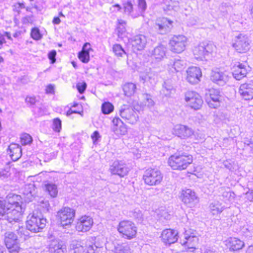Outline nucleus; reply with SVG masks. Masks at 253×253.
Segmentation results:
<instances>
[{
	"instance_id": "1",
	"label": "nucleus",
	"mask_w": 253,
	"mask_h": 253,
	"mask_svg": "<svg viewBox=\"0 0 253 253\" xmlns=\"http://www.w3.org/2000/svg\"><path fill=\"white\" fill-rule=\"evenodd\" d=\"M25 212L21 195L10 193L0 198V216L10 223L19 222Z\"/></svg>"
},
{
	"instance_id": "2",
	"label": "nucleus",
	"mask_w": 253,
	"mask_h": 253,
	"mask_svg": "<svg viewBox=\"0 0 253 253\" xmlns=\"http://www.w3.org/2000/svg\"><path fill=\"white\" fill-rule=\"evenodd\" d=\"M192 155L177 151L170 155L167 160L168 165L173 170H186L193 163Z\"/></svg>"
},
{
	"instance_id": "3",
	"label": "nucleus",
	"mask_w": 253,
	"mask_h": 253,
	"mask_svg": "<svg viewBox=\"0 0 253 253\" xmlns=\"http://www.w3.org/2000/svg\"><path fill=\"white\" fill-rule=\"evenodd\" d=\"M117 230L121 238L127 240L135 239L138 234V228L135 224L127 219L120 221L117 225Z\"/></svg>"
},
{
	"instance_id": "4",
	"label": "nucleus",
	"mask_w": 253,
	"mask_h": 253,
	"mask_svg": "<svg viewBox=\"0 0 253 253\" xmlns=\"http://www.w3.org/2000/svg\"><path fill=\"white\" fill-rule=\"evenodd\" d=\"M46 219L38 212H33L27 216L25 222L26 229L32 233L42 232L46 224Z\"/></svg>"
},
{
	"instance_id": "5",
	"label": "nucleus",
	"mask_w": 253,
	"mask_h": 253,
	"mask_svg": "<svg viewBox=\"0 0 253 253\" xmlns=\"http://www.w3.org/2000/svg\"><path fill=\"white\" fill-rule=\"evenodd\" d=\"M163 178V174L157 168H148L144 171L142 176L144 183L148 186H156L160 184Z\"/></svg>"
},
{
	"instance_id": "6",
	"label": "nucleus",
	"mask_w": 253,
	"mask_h": 253,
	"mask_svg": "<svg viewBox=\"0 0 253 253\" xmlns=\"http://www.w3.org/2000/svg\"><path fill=\"white\" fill-rule=\"evenodd\" d=\"M76 211L68 207H64L60 209L56 216L58 222L63 227L71 225L75 219Z\"/></svg>"
},
{
	"instance_id": "7",
	"label": "nucleus",
	"mask_w": 253,
	"mask_h": 253,
	"mask_svg": "<svg viewBox=\"0 0 253 253\" xmlns=\"http://www.w3.org/2000/svg\"><path fill=\"white\" fill-rule=\"evenodd\" d=\"M199 239L196 234L191 230L184 232L183 237L181 239L180 243L185 251L194 252L197 249Z\"/></svg>"
},
{
	"instance_id": "8",
	"label": "nucleus",
	"mask_w": 253,
	"mask_h": 253,
	"mask_svg": "<svg viewBox=\"0 0 253 253\" xmlns=\"http://www.w3.org/2000/svg\"><path fill=\"white\" fill-rule=\"evenodd\" d=\"M4 243L9 253H20L22 250L18 238L14 233L5 234Z\"/></svg>"
},
{
	"instance_id": "9",
	"label": "nucleus",
	"mask_w": 253,
	"mask_h": 253,
	"mask_svg": "<svg viewBox=\"0 0 253 253\" xmlns=\"http://www.w3.org/2000/svg\"><path fill=\"white\" fill-rule=\"evenodd\" d=\"M215 46L211 43H201L195 46L192 50L193 55L198 60H203L206 57L211 54Z\"/></svg>"
},
{
	"instance_id": "10",
	"label": "nucleus",
	"mask_w": 253,
	"mask_h": 253,
	"mask_svg": "<svg viewBox=\"0 0 253 253\" xmlns=\"http://www.w3.org/2000/svg\"><path fill=\"white\" fill-rule=\"evenodd\" d=\"M169 46L171 51L180 53L186 48L187 45V38L183 35H174L169 41Z\"/></svg>"
},
{
	"instance_id": "11",
	"label": "nucleus",
	"mask_w": 253,
	"mask_h": 253,
	"mask_svg": "<svg viewBox=\"0 0 253 253\" xmlns=\"http://www.w3.org/2000/svg\"><path fill=\"white\" fill-rule=\"evenodd\" d=\"M233 77L237 80H241L246 77L249 72L247 57L242 61H238L231 68Z\"/></svg>"
},
{
	"instance_id": "12",
	"label": "nucleus",
	"mask_w": 253,
	"mask_h": 253,
	"mask_svg": "<svg viewBox=\"0 0 253 253\" xmlns=\"http://www.w3.org/2000/svg\"><path fill=\"white\" fill-rule=\"evenodd\" d=\"M185 100L187 105L194 110L200 109L203 104L201 96L194 91H188L185 93Z\"/></svg>"
},
{
	"instance_id": "13",
	"label": "nucleus",
	"mask_w": 253,
	"mask_h": 253,
	"mask_svg": "<svg viewBox=\"0 0 253 253\" xmlns=\"http://www.w3.org/2000/svg\"><path fill=\"white\" fill-rule=\"evenodd\" d=\"M222 101V96L219 91L215 89H209L206 94V101L211 108H217L220 106Z\"/></svg>"
},
{
	"instance_id": "14",
	"label": "nucleus",
	"mask_w": 253,
	"mask_h": 253,
	"mask_svg": "<svg viewBox=\"0 0 253 253\" xmlns=\"http://www.w3.org/2000/svg\"><path fill=\"white\" fill-rule=\"evenodd\" d=\"M173 22L171 20L165 17H159L155 21L153 28L154 30L160 34L167 32L173 27Z\"/></svg>"
},
{
	"instance_id": "15",
	"label": "nucleus",
	"mask_w": 253,
	"mask_h": 253,
	"mask_svg": "<svg viewBox=\"0 0 253 253\" xmlns=\"http://www.w3.org/2000/svg\"><path fill=\"white\" fill-rule=\"evenodd\" d=\"M93 225L92 218L90 216L84 215L77 219L75 228L78 232H86L91 229Z\"/></svg>"
},
{
	"instance_id": "16",
	"label": "nucleus",
	"mask_w": 253,
	"mask_h": 253,
	"mask_svg": "<svg viewBox=\"0 0 253 253\" xmlns=\"http://www.w3.org/2000/svg\"><path fill=\"white\" fill-rule=\"evenodd\" d=\"M178 238V231L171 228L164 229L161 235V240L166 245L174 244L177 241Z\"/></svg>"
},
{
	"instance_id": "17",
	"label": "nucleus",
	"mask_w": 253,
	"mask_h": 253,
	"mask_svg": "<svg viewBox=\"0 0 253 253\" xmlns=\"http://www.w3.org/2000/svg\"><path fill=\"white\" fill-rule=\"evenodd\" d=\"M232 46L239 53H246L250 49L248 38L241 34L236 37Z\"/></svg>"
},
{
	"instance_id": "18",
	"label": "nucleus",
	"mask_w": 253,
	"mask_h": 253,
	"mask_svg": "<svg viewBox=\"0 0 253 253\" xmlns=\"http://www.w3.org/2000/svg\"><path fill=\"white\" fill-rule=\"evenodd\" d=\"M180 198L184 204L192 207L198 202V198L195 192L190 189L182 190Z\"/></svg>"
},
{
	"instance_id": "19",
	"label": "nucleus",
	"mask_w": 253,
	"mask_h": 253,
	"mask_svg": "<svg viewBox=\"0 0 253 253\" xmlns=\"http://www.w3.org/2000/svg\"><path fill=\"white\" fill-rule=\"evenodd\" d=\"M202 77L201 69L196 66L190 67L186 71V79L192 84L198 83Z\"/></svg>"
},
{
	"instance_id": "20",
	"label": "nucleus",
	"mask_w": 253,
	"mask_h": 253,
	"mask_svg": "<svg viewBox=\"0 0 253 253\" xmlns=\"http://www.w3.org/2000/svg\"><path fill=\"white\" fill-rule=\"evenodd\" d=\"M109 170L112 174L123 177L128 174L129 169L125 163L121 161H116L110 166Z\"/></svg>"
},
{
	"instance_id": "21",
	"label": "nucleus",
	"mask_w": 253,
	"mask_h": 253,
	"mask_svg": "<svg viewBox=\"0 0 253 253\" xmlns=\"http://www.w3.org/2000/svg\"><path fill=\"white\" fill-rule=\"evenodd\" d=\"M239 92L242 97L246 100L253 99V82L242 84L239 89Z\"/></svg>"
},
{
	"instance_id": "22",
	"label": "nucleus",
	"mask_w": 253,
	"mask_h": 253,
	"mask_svg": "<svg viewBox=\"0 0 253 253\" xmlns=\"http://www.w3.org/2000/svg\"><path fill=\"white\" fill-rule=\"evenodd\" d=\"M226 248L231 252L238 251L244 248L245 244L240 239L235 237H230L224 242Z\"/></svg>"
},
{
	"instance_id": "23",
	"label": "nucleus",
	"mask_w": 253,
	"mask_h": 253,
	"mask_svg": "<svg viewBox=\"0 0 253 253\" xmlns=\"http://www.w3.org/2000/svg\"><path fill=\"white\" fill-rule=\"evenodd\" d=\"M173 133L175 135L184 139L192 136L194 134V131L188 126L179 124L174 126Z\"/></svg>"
},
{
	"instance_id": "24",
	"label": "nucleus",
	"mask_w": 253,
	"mask_h": 253,
	"mask_svg": "<svg viewBox=\"0 0 253 253\" xmlns=\"http://www.w3.org/2000/svg\"><path fill=\"white\" fill-rule=\"evenodd\" d=\"M113 131L119 135H124L127 132L126 125L119 117H114L112 120Z\"/></svg>"
},
{
	"instance_id": "25",
	"label": "nucleus",
	"mask_w": 253,
	"mask_h": 253,
	"mask_svg": "<svg viewBox=\"0 0 253 253\" xmlns=\"http://www.w3.org/2000/svg\"><path fill=\"white\" fill-rule=\"evenodd\" d=\"M91 51H93V49L90 43L85 42L84 44L82 50L78 53V57L82 62L88 63L90 60L89 53Z\"/></svg>"
},
{
	"instance_id": "26",
	"label": "nucleus",
	"mask_w": 253,
	"mask_h": 253,
	"mask_svg": "<svg viewBox=\"0 0 253 253\" xmlns=\"http://www.w3.org/2000/svg\"><path fill=\"white\" fill-rule=\"evenodd\" d=\"M135 111L131 107L124 105L120 111L121 117L128 121L136 120Z\"/></svg>"
},
{
	"instance_id": "27",
	"label": "nucleus",
	"mask_w": 253,
	"mask_h": 253,
	"mask_svg": "<svg viewBox=\"0 0 253 253\" xmlns=\"http://www.w3.org/2000/svg\"><path fill=\"white\" fill-rule=\"evenodd\" d=\"M7 153L13 161H16L22 156L21 147L18 144L15 143H12L9 146Z\"/></svg>"
},
{
	"instance_id": "28",
	"label": "nucleus",
	"mask_w": 253,
	"mask_h": 253,
	"mask_svg": "<svg viewBox=\"0 0 253 253\" xmlns=\"http://www.w3.org/2000/svg\"><path fill=\"white\" fill-rule=\"evenodd\" d=\"M16 171L14 165L11 162H8L0 169V178H7Z\"/></svg>"
},
{
	"instance_id": "29",
	"label": "nucleus",
	"mask_w": 253,
	"mask_h": 253,
	"mask_svg": "<svg viewBox=\"0 0 253 253\" xmlns=\"http://www.w3.org/2000/svg\"><path fill=\"white\" fill-rule=\"evenodd\" d=\"M44 191L51 198H56L58 193L57 185L53 183L47 182L43 186Z\"/></svg>"
},
{
	"instance_id": "30",
	"label": "nucleus",
	"mask_w": 253,
	"mask_h": 253,
	"mask_svg": "<svg viewBox=\"0 0 253 253\" xmlns=\"http://www.w3.org/2000/svg\"><path fill=\"white\" fill-rule=\"evenodd\" d=\"M136 84L130 82L126 83L123 86L124 94L127 97L133 95L136 91Z\"/></svg>"
},
{
	"instance_id": "31",
	"label": "nucleus",
	"mask_w": 253,
	"mask_h": 253,
	"mask_svg": "<svg viewBox=\"0 0 253 253\" xmlns=\"http://www.w3.org/2000/svg\"><path fill=\"white\" fill-rule=\"evenodd\" d=\"M224 77V72L220 69H215L211 71V79L213 82L218 83L219 81H223Z\"/></svg>"
},
{
	"instance_id": "32",
	"label": "nucleus",
	"mask_w": 253,
	"mask_h": 253,
	"mask_svg": "<svg viewBox=\"0 0 253 253\" xmlns=\"http://www.w3.org/2000/svg\"><path fill=\"white\" fill-rule=\"evenodd\" d=\"M101 112L104 115L111 114L114 110V107L112 103L109 101L103 102L101 105Z\"/></svg>"
},
{
	"instance_id": "33",
	"label": "nucleus",
	"mask_w": 253,
	"mask_h": 253,
	"mask_svg": "<svg viewBox=\"0 0 253 253\" xmlns=\"http://www.w3.org/2000/svg\"><path fill=\"white\" fill-rule=\"evenodd\" d=\"M7 40L12 41L10 33L8 32L0 33V49H1L3 45L7 43Z\"/></svg>"
},
{
	"instance_id": "34",
	"label": "nucleus",
	"mask_w": 253,
	"mask_h": 253,
	"mask_svg": "<svg viewBox=\"0 0 253 253\" xmlns=\"http://www.w3.org/2000/svg\"><path fill=\"white\" fill-rule=\"evenodd\" d=\"M153 55L156 59H161L165 56L164 48L161 46L156 47L153 51Z\"/></svg>"
},
{
	"instance_id": "35",
	"label": "nucleus",
	"mask_w": 253,
	"mask_h": 253,
	"mask_svg": "<svg viewBox=\"0 0 253 253\" xmlns=\"http://www.w3.org/2000/svg\"><path fill=\"white\" fill-rule=\"evenodd\" d=\"M223 211V208L219 205L212 204L210 206V212L213 216L219 215Z\"/></svg>"
},
{
	"instance_id": "36",
	"label": "nucleus",
	"mask_w": 253,
	"mask_h": 253,
	"mask_svg": "<svg viewBox=\"0 0 253 253\" xmlns=\"http://www.w3.org/2000/svg\"><path fill=\"white\" fill-rule=\"evenodd\" d=\"M145 42L142 39L141 36H136L134 40L133 46L138 50L142 49L145 46Z\"/></svg>"
},
{
	"instance_id": "37",
	"label": "nucleus",
	"mask_w": 253,
	"mask_h": 253,
	"mask_svg": "<svg viewBox=\"0 0 253 253\" xmlns=\"http://www.w3.org/2000/svg\"><path fill=\"white\" fill-rule=\"evenodd\" d=\"M32 141V137L29 134L26 133L22 134L20 137V142L22 145H29L31 144Z\"/></svg>"
},
{
	"instance_id": "38",
	"label": "nucleus",
	"mask_w": 253,
	"mask_h": 253,
	"mask_svg": "<svg viewBox=\"0 0 253 253\" xmlns=\"http://www.w3.org/2000/svg\"><path fill=\"white\" fill-rule=\"evenodd\" d=\"M30 36L33 39L36 41L40 40L42 38V35L37 27H34L31 29Z\"/></svg>"
},
{
	"instance_id": "39",
	"label": "nucleus",
	"mask_w": 253,
	"mask_h": 253,
	"mask_svg": "<svg viewBox=\"0 0 253 253\" xmlns=\"http://www.w3.org/2000/svg\"><path fill=\"white\" fill-rule=\"evenodd\" d=\"M113 51L116 56L119 57H122L125 54L124 49L119 44H115L113 45Z\"/></svg>"
},
{
	"instance_id": "40",
	"label": "nucleus",
	"mask_w": 253,
	"mask_h": 253,
	"mask_svg": "<svg viewBox=\"0 0 253 253\" xmlns=\"http://www.w3.org/2000/svg\"><path fill=\"white\" fill-rule=\"evenodd\" d=\"M115 253H132L129 247L118 244L115 247Z\"/></svg>"
},
{
	"instance_id": "41",
	"label": "nucleus",
	"mask_w": 253,
	"mask_h": 253,
	"mask_svg": "<svg viewBox=\"0 0 253 253\" xmlns=\"http://www.w3.org/2000/svg\"><path fill=\"white\" fill-rule=\"evenodd\" d=\"M61 121L60 119L55 118L52 121V129L56 132H60L61 129Z\"/></svg>"
},
{
	"instance_id": "42",
	"label": "nucleus",
	"mask_w": 253,
	"mask_h": 253,
	"mask_svg": "<svg viewBox=\"0 0 253 253\" xmlns=\"http://www.w3.org/2000/svg\"><path fill=\"white\" fill-rule=\"evenodd\" d=\"M25 4L23 2H17L12 5V10L14 12L19 14L22 9L25 8Z\"/></svg>"
},
{
	"instance_id": "43",
	"label": "nucleus",
	"mask_w": 253,
	"mask_h": 253,
	"mask_svg": "<svg viewBox=\"0 0 253 253\" xmlns=\"http://www.w3.org/2000/svg\"><path fill=\"white\" fill-rule=\"evenodd\" d=\"M87 87L86 83L84 81L77 83L76 84V88L78 92L80 94H83L84 92Z\"/></svg>"
},
{
	"instance_id": "44",
	"label": "nucleus",
	"mask_w": 253,
	"mask_h": 253,
	"mask_svg": "<svg viewBox=\"0 0 253 253\" xmlns=\"http://www.w3.org/2000/svg\"><path fill=\"white\" fill-rule=\"evenodd\" d=\"M126 25V22L122 20H118L117 30L119 34L123 33L124 32L126 31L125 26Z\"/></svg>"
},
{
	"instance_id": "45",
	"label": "nucleus",
	"mask_w": 253,
	"mask_h": 253,
	"mask_svg": "<svg viewBox=\"0 0 253 253\" xmlns=\"http://www.w3.org/2000/svg\"><path fill=\"white\" fill-rule=\"evenodd\" d=\"M143 103L145 106L148 107H151L154 105V102L151 96L148 94H146Z\"/></svg>"
},
{
	"instance_id": "46",
	"label": "nucleus",
	"mask_w": 253,
	"mask_h": 253,
	"mask_svg": "<svg viewBox=\"0 0 253 253\" xmlns=\"http://www.w3.org/2000/svg\"><path fill=\"white\" fill-rule=\"evenodd\" d=\"M25 102L28 105H34L37 102V99L35 96H28L25 98Z\"/></svg>"
},
{
	"instance_id": "47",
	"label": "nucleus",
	"mask_w": 253,
	"mask_h": 253,
	"mask_svg": "<svg viewBox=\"0 0 253 253\" xmlns=\"http://www.w3.org/2000/svg\"><path fill=\"white\" fill-rule=\"evenodd\" d=\"M124 9L126 12L130 13L133 10V5L131 2L127 1L124 4Z\"/></svg>"
},
{
	"instance_id": "48",
	"label": "nucleus",
	"mask_w": 253,
	"mask_h": 253,
	"mask_svg": "<svg viewBox=\"0 0 253 253\" xmlns=\"http://www.w3.org/2000/svg\"><path fill=\"white\" fill-rule=\"evenodd\" d=\"M56 55V51L55 50L50 51L48 53V58L50 60L51 63H54L56 61L55 56Z\"/></svg>"
},
{
	"instance_id": "49",
	"label": "nucleus",
	"mask_w": 253,
	"mask_h": 253,
	"mask_svg": "<svg viewBox=\"0 0 253 253\" xmlns=\"http://www.w3.org/2000/svg\"><path fill=\"white\" fill-rule=\"evenodd\" d=\"M98 247L95 245L89 246L87 248V253H99Z\"/></svg>"
},
{
	"instance_id": "50",
	"label": "nucleus",
	"mask_w": 253,
	"mask_h": 253,
	"mask_svg": "<svg viewBox=\"0 0 253 253\" xmlns=\"http://www.w3.org/2000/svg\"><path fill=\"white\" fill-rule=\"evenodd\" d=\"M176 4V2L175 1L169 0L166 2V9L167 10L173 9Z\"/></svg>"
},
{
	"instance_id": "51",
	"label": "nucleus",
	"mask_w": 253,
	"mask_h": 253,
	"mask_svg": "<svg viewBox=\"0 0 253 253\" xmlns=\"http://www.w3.org/2000/svg\"><path fill=\"white\" fill-rule=\"evenodd\" d=\"M100 138V135L98 131H94L91 135V138L93 143H96Z\"/></svg>"
},
{
	"instance_id": "52",
	"label": "nucleus",
	"mask_w": 253,
	"mask_h": 253,
	"mask_svg": "<svg viewBox=\"0 0 253 253\" xmlns=\"http://www.w3.org/2000/svg\"><path fill=\"white\" fill-rule=\"evenodd\" d=\"M146 2L145 0H138V7L142 11H144L146 8Z\"/></svg>"
},
{
	"instance_id": "53",
	"label": "nucleus",
	"mask_w": 253,
	"mask_h": 253,
	"mask_svg": "<svg viewBox=\"0 0 253 253\" xmlns=\"http://www.w3.org/2000/svg\"><path fill=\"white\" fill-rule=\"evenodd\" d=\"M45 92L47 94H52L54 92V85L52 84H48L46 86Z\"/></svg>"
},
{
	"instance_id": "54",
	"label": "nucleus",
	"mask_w": 253,
	"mask_h": 253,
	"mask_svg": "<svg viewBox=\"0 0 253 253\" xmlns=\"http://www.w3.org/2000/svg\"><path fill=\"white\" fill-rule=\"evenodd\" d=\"M61 20L59 17H55L52 20V23L54 25H58L60 24Z\"/></svg>"
},
{
	"instance_id": "55",
	"label": "nucleus",
	"mask_w": 253,
	"mask_h": 253,
	"mask_svg": "<svg viewBox=\"0 0 253 253\" xmlns=\"http://www.w3.org/2000/svg\"><path fill=\"white\" fill-rule=\"evenodd\" d=\"M245 253H253V246H249L246 250Z\"/></svg>"
},
{
	"instance_id": "56",
	"label": "nucleus",
	"mask_w": 253,
	"mask_h": 253,
	"mask_svg": "<svg viewBox=\"0 0 253 253\" xmlns=\"http://www.w3.org/2000/svg\"><path fill=\"white\" fill-rule=\"evenodd\" d=\"M73 113H78V112L75 111H73L72 110H69L66 112V115L68 116Z\"/></svg>"
},
{
	"instance_id": "57",
	"label": "nucleus",
	"mask_w": 253,
	"mask_h": 253,
	"mask_svg": "<svg viewBox=\"0 0 253 253\" xmlns=\"http://www.w3.org/2000/svg\"><path fill=\"white\" fill-rule=\"evenodd\" d=\"M179 64V63L178 62H174V64H173V67H174V68L176 70V71H179V69H176V67H178V65Z\"/></svg>"
},
{
	"instance_id": "58",
	"label": "nucleus",
	"mask_w": 253,
	"mask_h": 253,
	"mask_svg": "<svg viewBox=\"0 0 253 253\" xmlns=\"http://www.w3.org/2000/svg\"><path fill=\"white\" fill-rule=\"evenodd\" d=\"M113 7H117L118 8V10H120L121 9V7L120 5L119 4H115L113 5Z\"/></svg>"
},
{
	"instance_id": "59",
	"label": "nucleus",
	"mask_w": 253,
	"mask_h": 253,
	"mask_svg": "<svg viewBox=\"0 0 253 253\" xmlns=\"http://www.w3.org/2000/svg\"><path fill=\"white\" fill-rule=\"evenodd\" d=\"M58 15H59V17H65V15L62 13V12H60L58 14Z\"/></svg>"
},
{
	"instance_id": "60",
	"label": "nucleus",
	"mask_w": 253,
	"mask_h": 253,
	"mask_svg": "<svg viewBox=\"0 0 253 253\" xmlns=\"http://www.w3.org/2000/svg\"><path fill=\"white\" fill-rule=\"evenodd\" d=\"M71 64H72L73 66L75 68H77V65H76V63H75L74 61H72V62H71Z\"/></svg>"
},
{
	"instance_id": "61",
	"label": "nucleus",
	"mask_w": 253,
	"mask_h": 253,
	"mask_svg": "<svg viewBox=\"0 0 253 253\" xmlns=\"http://www.w3.org/2000/svg\"><path fill=\"white\" fill-rule=\"evenodd\" d=\"M3 62V58H2V57L0 56V63H1Z\"/></svg>"
},
{
	"instance_id": "62",
	"label": "nucleus",
	"mask_w": 253,
	"mask_h": 253,
	"mask_svg": "<svg viewBox=\"0 0 253 253\" xmlns=\"http://www.w3.org/2000/svg\"><path fill=\"white\" fill-rule=\"evenodd\" d=\"M251 14L253 16V6L252 7L251 9Z\"/></svg>"
},
{
	"instance_id": "63",
	"label": "nucleus",
	"mask_w": 253,
	"mask_h": 253,
	"mask_svg": "<svg viewBox=\"0 0 253 253\" xmlns=\"http://www.w3.org/2000/svg\"><path fill=\"white\" fill-rule=\"evenodd\" d=\"M0 253H2L3 252L1 250H0Z\"/></svg>"
},
{
	"instance_id": "64",
	"label": "nucleus",
	"mask_w": 253,
	"mask_h": 253,
	"mask_svg": "<svg viewBox=\"0 0 253 253\" xmlns=\"http://www.w3.org/2000/svg\"><path fill=\"white\" fill-rule=\"evenodd\" d=\"M30 0V1H33L34 0Z\"/></svg>"
}]
</instances>
